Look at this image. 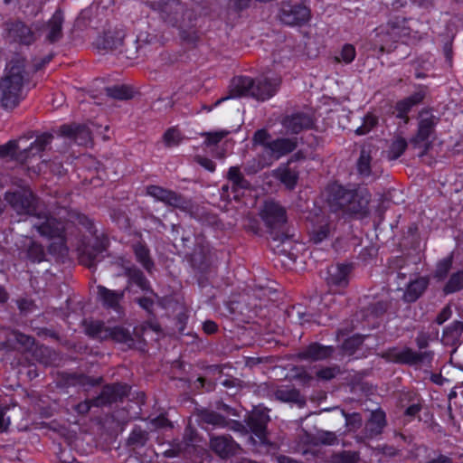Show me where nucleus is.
Masks as SVG:
<instances>
[{
	"mask_svg": "<svg viewBox=\"0 0 463 463\" xmlns=\"http://www.w3.org/2000/svg\"><path fill=\"white\" fill-rule=\"evenodd\" d=\"M5 198L17 214L33 217V228L41 236L55 241L51 245L52 250L59 252L65 250L63 223L47 214L37 213L38 199L29 188L23 187L14 192H6Z\"/></svg>",
	"mask_w": 463,
	"mask_h": 463,
	"instance_id": "f257e3e1",
	"label": "nucleus"
},
{
	"mask_svg": "<svg viewBox=\"0 0 463 463\" xmlns=\"http://www.w3.org/2000/svg\"><path fill=\"white\" fill-rule=\"evenodd\" d=\"M24 63V59L16 58L6 66L0 81V104L5 109L15 108L24 98V84L28 81Z\"/></svg>",
	"mask_w": 463,
	"mask_h": 463,
	"instance_id": "f03ea898",
	"label": "nucleus"
},
{
	"mask_svg": "<svg viewBox=\"0 0 463 463\" xmlns=\"http://www.w3.org/2000/svg\"><path fill=\"white\" fill-rule=\"evenodd\" d=\"M32 137V136L22 137L17 140H11L5 145L0 146V158L11 157L20 163H26L43 151L52 140V135L43 133L34 141L28 144V140Z\"/></svg>",
	"mask_w": 463,
	"mask_h": 463,
	"instance_id": "7ed1b4c3",
	"label": "nucleus"
},
{
	"mask_svg": "<svg viewBox=\"0 0 463 463\" xmlns=\"http://www.w3.org/2000/svg\"><path fill=\"white\" fill-rule=\"evenodd\" d=\"M410 34V28L403 18H395L375 30L374 48L380 53L391 52L395 49V43Z\"/></svg>",
	"mask_w": 463,
	"mask_h": 463,
	"instance_id": "20e7f679",
	"label": "nucleus"
},
{
	"mask_svg": "<svg viewBox=\"0 0 463 463\" xmlns=\"http://www.w3.org/2000/svg\"><path fill=\"white\" fill-rule=\"evenodd\" d=\"M85 332L90 336L99 340H113L126 344L128 346L134 345L131 332L121 326H109L101 321L85 322Z\"/></svg>",
	"mask_w": 463,
	"mask_h": 463,
	"instance_id": "39448f33",
	"label": "nucleus"
},
{
	"mask_svg": "<svg viewBox=\"0 0 463 463\" xmlns=\"http://www.w3.org/2000/svg\"><path fill=\"white\" fill-rule=\"evenodd\" d=\"M438 123V118L430 110H422L419 114L418 130L415 136L411 139V144L415 148H422L423 155L430 147V137L434 132L435 126Z\"/></svg>",
	"mask_w": 463,
	"mask_h": 463,
	"instance_id": "423d86ee",
	"label": "nucleus"
},
{
	"mask_svg": "<svg viewBox=\"0 0 463 463\" xmlns=\"http://www.w3.org/2000/svg\"><path fill=\"white\" fill-rule=\"evenodd\" d=\"M279 21L287 25H301L310 18L309 9L303 5L283 2L278 14Z\"/></svg>",
	"mask_w": 463,
	"mask_h": 463,
	"instance_id": "0eeeda50",
	"label": "nucleus"
},
{
	"mask_svg": "<svg viewBox=\"0 0 463 463\" xmlns=\"http://www.w3.org/2000/svg\"><path fill=\"white\" fill-rule=\"evenodd\" d=\"M146 194L156 201L162 202L166 205L179 208L181 210L189 209V202L177 193L163 188L158 185H149L146 187Z\"/></svg>",
	"mask_w": 463,
	"mask_h": 463,
	"instance_id": "6e6552de",
	"label": "nucleus"
},
{
	"mask_svg": "<svg viewBox=\"0 0 463 463\" xmlns=\"http://www.w3.org/2000/svg\"><path fill=\"white\" fill-rule=\"evenodd\" d=\"M281 80L279 76L267 73L254 80V88L251 97L258 100H266L275 95Z\"/></svg>",
	"mask_w": 463,
	"mask_h": 463,
	"instance_id": "1a4fd4ad",
	"label": "nucleus"
},
{
	"mask_svg": "<svg viewBox=\"0 0 463 463\" xmlns=\"http://www.w3.org/2000/svg\"><path fill=\"white\" fill-rule=\"evenodd\" d=\"M383 357L394 363L412 365L418 364L423 362L425 359H430L431 353H417L409 347H394L386 351V353L383 354Z\"/></svg>",
	"mask_w": 463,
	"mask_h": 463,
	"instance_id": "9d476101",
	"label": "nucleus"
},
{
	"mask_svg": "<svg viewBox=\"0 0 463 463\" xmlns=\"http://www.w3.org/2000/svg\"><path fill=\"white\" fill-rule=\"evenodd\" d=\"M260 215L266 225L270 229L279 228L287 222L285 209L274 201H266L260 210Z\"/></svg>",
	"mask_w": 463,
	"mask_h": 463,
	"instance_id": "9b49d317",
	"label": "nucleus"
},
{
	"mask_svg": "<svg viewBox=\"0 0 463 463\" xmlns=\"http://www.w3.org/2000/svg\"><path fill=\"white\" fill-rule=\"evenodd\" d=\"M352 196L353 191L346 190L338 184H332L327 187V203L333 212H345Z\"/></svg>",
	"mask_w": 463,
	"mask_h": 463,
	"instance_id": "f8f14e48",
	"label": "nucleus"
},
{
	"mask_svg": "<svg viewBox=\"0 0 463 463\" xmlns=\"http://www.w3.org/2000/svg\"><path fill=\"white\" fill-rule=\"evenodd\" d=\"M209 445L211 449L222 459L234 456L241 449L231 436L226 435L210 436Z\"/></svg>",
	"mask_w": 463,
	"mask_h": 463,
	"instance_id": "ddd939ff",
	"label": "nucleus"
},
{
	"mask_svg": "<svg viewBox=\"0 0 463 463\" xmlns=\"http://www.w3.org/2000/svg\"><path fill=\"white\" fill-rule=\"evenodd\" d=\"M184 7L178 0L165 3L161 10L163 21L173 27L182 28L184 25Z\"/></svg>",
	"mask_w": 463,
	"mask_h": 463,
	"instance_id": "4468645a",
	"label": "nucleus"
},
{
	"mask_svg": "<svg viewBox=\"0 0 463 463\" xmlns=\"http://www.w3.org/2000/svg\"><path fill=\"white\" fill-rule=\"evenodd\" d=\"M281 124L287 133L298 134L304 129L310 128L313 125V119L308 114L297 112L286 116Z\"/></svg>",
	"mask_w": 463,
	"mask_h": 463,
	"instance_id": "2eb2a0df",
	"label": "nucleus"
},
{
	"mask_svg": "<svg viewBox=\"0 0 463 463\" xmlns=\"http://www.w3.org/2000/svg\"><path fill=\"white\" fill-rule=\"evenodd\" d=\"M254 80L250 77L239 76L233 78L230 85L229 96L222 98L215 102V106L219 105L222 101L230 98H239L243 96H250L254 88Z\"/></svg>",
	"mask_w": 463,
	"mask_h": 463,
	"instance_id": "dca6fc26",
	"label": "nucleus"
},
{
	"mask_svg": "<svg viewBox=\"0 0 463 463\" xmlns=\"http://www.w3.org/2000/svg\"><path fill=\"white\" fill-rule=\"evenodd\" d=\"M352 200L348 203L345 213L355 214L360 217L369 213L370 193L365 189L353 191Z\"/></svg>",
	"mask_w": 463,
	"mask_h": 463,
	"instance_id": "f3484780",
	"label": "nucleus"
},
{
	"mask_svg": "<svg viewBox=\"0 0 463 463\" xmlns=\"http://www.w3.org/2000/svg\"><path fill=\"white\" fill-rule=\"evenodd\" d=\"M60 133L63 137L73 139L80 146H87L92 140L91 131L86 126L63 125L60 128Z\"/></svg>",
	"mask_w": 463,
	"mask_h": 463,
	"instance_id": "a211bd4d",
	"label": "nucleus"
},
{
	"mask_svg": "<svg viewBox=\"0 0 463 463\" xmlns=\"http://www.w3.org/2000/svg\"><path fill=\"white\" fill-rule=\"evenodd\" d=\"M98 298L106 308L119 311L120 303L124 298V290H111L104 286H98Z\"/></svg>",
	"mask_w": 463,
	"mask_h": 463,
	"instance_id": "6ab92c4d",
	"label": "nucleus"
},
{
	"mask_svg": "<svg viewBox=\"0 0 463 463\" xmlns=\"http://www.w3.org/2000/svg\"><path fill=\"white\" fill-rule=\"evenodd\" d=\"M127 393V387L122 385L105 386L101 393L93 399L94 406H103L121 399Z\"/></svg>",
	"mask_w": 463,
	"mask_h": 463,
	"instance_id": "aec40b11",
	"label": "nucleus"
},
{
	"mask_svg": "<svg viewBox=\"0 0 463 463\" xmlns=\"http://www.w3.org/2000/svg\"><path fill=\"white\" fill-rule=\"evenodd\" d=\"M269 420V415L261 411L252 412L248 420L250 429L260 439L261 443L267 442L266 426Z\"/></svg>",
	"mask_w": 463,
	"mask_h": 463,
	"instance_id": "412c9836",
	"label": "nucleus"
},
{
	"mask_svg": "<svg viewBox=\"0 0 463 463\" xmlns=\"http://www.w3.org/2000/svg\"><path fill=\"white\" fill-rule=\"evenodd\" d=\"M198 416L201 422L213 425L216 428L230 427L232 430H239V427L241 426V423L237 421L230 422L221 414L210 410L200 411Z\"/></svg>",
	"mask_w": 463,
	"mask_h": 463,
	"instance_id": "4be33fe9",
	"label": "nucleus"
},
{
	"mask_svg": "<svg viewBox=\"0 0 463 463\" xmlns=\"http://www.w3.org/2000/svg\"><path fill=\"white\" fill-rule=\"evenodd\" d=\"M298 145L297 138H278L267 144V150L276 159L292 152Z\"/></svg>",
	"mask_w": 463,
	"mask_h": 463,
	"instance_id": "5701e85b",
	"label": "nucleus"
},
{
	"mask_svg": "<svg viewBox=\"0 0 463 463\" xmlns=\"http://www.w3.org/2000/svg\"><path fill=\"white\" fill-rule=\"evenodd\" d=\"M272 175L290 190L296 186L298 180V172L289 167L288 163L279 165L273 171Z\"/></svg>",
	"mask_w": 463,
	"mask_h": 463,
	"instance_id": "b1692460",
	"label": "nucleus"
},
{
	"mask_svg": "<svg viewBox=\"0 0 463 463\" xmlns=\"http://www.w3.org/2000/svg\"><path fill=\"white\" fill-rule=\"evenodd\" d=\"M428 285L429 280L424 277L411 281L403 293L402 299L408 303L415 302L426 290Z\"/></svg>",
	"mask_w": 463,
	"mask_h": 463,
	"instance_id": "393cba45",
	"label": "nucleus"
},
{
	"mask_svg": "<svg viewBox=\"0 0 463 463\" xmlns=\"http://www.w3.org/2000/svg\"><path fill=\"white\" fill-rule=\"evenodd\" d=\"M8 36L13 41L24 44H30L34 41V36L31 29L21 22L12 24L8 29Z\"/></svg>",
	"mask_w": 463,
	"mask_h": 463,
	"instance_id": "a878e982",
	"label": "nucleus"
},
{
	"mask_svg": "<svg viewBox=\"0 0 463 463\" xmlns=\"http://www.w3.org/2000/svg\"><path fill=\"white\" fill-rule=\"evenodd\" d=\"M227 178L231 184V189L237 197L241 191L250 188V184L248 182L238 166H232L227 173Z\"/></svg>",
	"mask_w": 463,
	"mask_h": 463,
	"instance_id": "bb28decb",
	"label": "nucleus"
},
{
	"mask_svg": "<svg viewBox=\"0 0 463 463\" xmlns=\"http://www.w3.org/2000/svg\"><path fill=\"white\" fill-rule=\"evenodd\" d=\"M125 33L121 30L109 31L98 40L97 44L99 48L116 50L122 45Z\"/></svg>",
	"mask_w": 463,
	"mask_h": 463,
	"instance_id": "cd10ccee",
	"label": "nucleus"
},
{
	"mask_svg": "<svg viewBox=\"0 0 463 463\" xmlns=\"http://www.w3.org/2000/svg\"><path fill=\"white\" fill-rule=\"evenodd\" d=\"M424 98V93L422 91H418L411 96L399 101L396 104L395 109L397 111V118L404 119V122L407 123L409 118L407 117V113L411 110V109L422 101Z\"/></svg>",
	"mask_w": 463,
	"mask_h": 463,
	"instance_id": "c85d7f7f",
	"label": "nucleus"
},
{
	"mask_svg": "<svg viewBox=\"0 0 463 463\" xmlns=\"http://www.w3.org/2000/svg\"><path fill=\"white\" fill-rule=\"evenodd\" d=\"M351 267L345 264H337L328 269V283L344 287L347 284V277Z\"/></svg>",
	"mask_w": 463,
	"mask_h": 463,
	"instance_id": "c756f323",
	"label": "nucleus"
},
{
	"mask_svg": "<svg viewBox=\"0 0 463 463\" xmlns=\"http://www.w3.org/2000/svg\"><path fill=\"white\" fill-rule=\"evenodd\" d=\"M63 15L61 11H56L50 19L46 30V39L50 43L60 40L62 36Z\"/></svg>",
	"mask_w": 463,
	"mask_h": 463,
	"instance_id": "7c9ffc66",
	"label": "nucleus"
},
{
	"mask_svg": "<svg viewBox=\"0 0 463 463\" xmlns=\"http://www.w3.org/2000/svg\"><path fill=\"white\" fill-rule=\"evenodd\" d=\"M385 426V413L383 411H375L371 414L370 420L365 425L367 437L373 438L382 433Z\"/></svg>",
	"mask_w": 463,
	"mask_h": 463,
	"instance_id": "2f4dec72",
	"label": "nucleus"
},
{
	"mask_svg": "<svg viewBox=\"0 0 463 463\" xmlns=\"http://www.w3.org/2000/svg\"><path fill=\"white\" fill-rule=\"evenodd\" d=\"M333 348L331 346L312 344L300 353V357L311 359L314 361L323 360L332 355Z\"/></svg>",
	"mask_w": 463,
	"mask_h": 463,
	"instance_id": "473e14b6",
	"label": "nucleus"
},
{
	"mask_svg": "<svg viewBox=\"0 0 463 463\" xmlns=\"http://www.w3.org/2000/svg\"><path fill=\"white\" fill-rule=\"evenodd\" d=\"M274 397L284 402H295L299 405L305 403L304 398L300 395L299 392L292 386H281L275 390Z\"/></svg>",
	"mask_w": 463,
	"mask_h": 463,
	"instance_id": "72a5a7b5",
	"label": "nucleus"
},
{
	"mask_svg": "<svg viewBox=\"0 0 463 463\" xmlns=\"http://www.w3.org/2000/svg\"><path fill=\"white\" fill-rule=\"evenodd\" d=\"M463 332V323L461 321H453L449 326L444 328L441 341L447 345H453L458 343Z\"/></svg>",
	"mask_w": 463,
	"mask_h": 463,
	"instance_id": "f704fd0d",
	"label": "nucleus"
},
{
	"mask_svg": "<svg viewBox=\"0 0 463 463\" xmlns=\"http://www.w3.org/2000/svg\"><path fill=\"white\" fill-rule=\"evenodd\" d=\"M374 147L370 144L362 146L357 162V169L360 175L369 176L371 174V159Z\"/></svg>",
	"mask_w": 463,
	"mask_h": 463,
	"instance_id": "c9c22d12",
	"label": "nucleus"
},
{
	"mask_svg": "<svg viewBox=\"0 0 463 463\" xmlns=\"http://www.w3.org/2000/svg\"><path fill=\"white\" fill-rule=\"evenodd\" d=\"M463 289V270H458L450 275L443 288L446 295L453 294Z\"/></svg>",
	"mask_w": 463,
	"mask_h": 463,
	"instance_id": "e433bc0d",
	"label": "nucleus"
},
{
	"mask_svg": "<svg viewBox=\"0 0 463 463\" xmlns=\"http://www.w3.org/2000/svg\"><path fill=\"white\" fill-rule=\"evenodd\" d=\"M134 252L137 260L147 270L151 271L153 268V261L149 256V250L142 244L134 246Z\"/></svg>",
	"mask_w": 463,
	"mask_h": 463,
	"instance_id": "4c0bfd02",
	"label": "nucleus"
},
{
	"mask_svg": "<svg viewBox=\"0 0 463 463\" xmlns=\"http://www.w3.org/2000/svg\"><path fill=\"white\" fill-rule=\"evenodd\" d=\"M356 56L355 48L353 44L345 43L341 48L337 55L334 57V61L337 63L344 62L345 64L351 63Z\"/></svg>",
	"mask_w": 463,
	"mask_h": 463,
	"instance_id": "58836bf2",
	"label": "nucleus"
},
{
	"mask_svg": "<svg viewBox=\"0 0 463 463\" xmlns=\"http://www.w3.org/2000/svg\"><path fill=\"white\" fill-rule=\"evenodd\" d=\"M137 43L138 49L146 45H159L160 39L156 34L149 31H140L137 36Z\"/></svg>",
	"mask_w": 463,
	"mask_h": 463,
	"instance_id": "ea45409f",
	"label": "nucleus"
},
{
	"mask_svg": "<svg viewBox=\"0 0 463 463\" xmlns=\"http://www.w3.org/2000/svg\"><path fill=\"white\" fill-rule=\"evenodd\" d=\"M407 147V141L403 137L395 138L389 149L388 157L391 160H395L400 157Z\"/></svg>",
	"mask_w": 463,
	"mask_h": 463,
	"instance_id": "a19ab883",
	"label": "nucleus"
},
{
	"mask_svg": "<svg viewBox=\"0 0 463 463\" xmlns=\"http://www.w3.org/2000/svg\"><path fill=\"white\" fill-rule=\"evenodd\" d=\"M107 95L117 99H128L132 98V91L127 86H114L106 89Z\"/></svg>",
	"mask_w": 463,
	"mask_h": 463,
	"instance_id": "79ce46f5",
	"label": "nucleus"
},
{
	"mask_svg": "<svg viewBox=\"0 0 463 463\" xmlns=\"http://www.w3.org/2000/svg\"><path fill=\"white\" fill-rule=\"evenodd\" d=\"M147 432L140 428H135L128 439V444L131 446H144L147 441Z\"/></svg>",
	"mask_w": 463,
	"mask_h": 463,
	"instance_id": "37998d69",
	"label": "nucleus"
},
{
	"mask_svg": "<svg viewBox=\"0 0 463 463\" xmlns=\"http://www.w3.org/2000/svg\"><path fill=\"white\" fill-rule=\"evenodd\" d=\"M128 273L131 281L137 284L141 289L147 290L149 288V283L140 270L130 269Z\"/></svg>",
	"mask_w": 463,
	"mask_h": 463,
	"instance_id": "c03bdc74",
	"label": "nucleus"
},
{
	"mask_svg": "<svg viewBox=\"0 0 463 463\" xmlns=\"http://www.w3.org/2000/svg\"><path fill=\"white\" fill-rule=\"evenodd\" d=\"M331 231V226L328 222L321 223V225L312 232V240L317 243L326 239Z\"/></svg>",
	"mask_w": 463,
	"mask_h": 463,
	"instance_id": "a18cd8bd",
	"label": "nucleus"
},
{
	"mask_svg": "<svg viewBox=\"0 0 463 463\" xmlns=\"http://www.w3.org/2000/svg\"><path fill=\"white\" fill-rule=\"evenodd\" d=\"M181 140V133L175 128L168 129L164 135V141L167 146H177Z\"/></svg>",
	"mask_w": 463,
	"mask_h": 463,
	"instance_id": "49530a36",
	"label": "nucleus"
},
{
	"mask_svg": "<svg viewBox=\"0 0 463 463\" xmlns=\"http://www.w3.org/2000/svg\"><path fill=\"white\" fill-rule=\"evenodd\" d=\"M451 263V260L449 259H445L439 261L437 265L434 277L439 280H443L449 272Z\"/></svg>",
	"mask_w": 463,
	"mask_h": 463,
	"instance_id": "de8ad7c7",
	"label": "nucleus"
},
{
	"mask_svg": "<svg viewBox=\"0 0 463 463\" xmlns=\"http://www.w3.org/2000/svg\"><path fill=\"white\" fill-rule=\"evenodd\" d=\"M377 124V118L372 114H368L364 118V123L355 132L358 135L367 134Z\"/></svg>",
	"mask_w": 463,
	"mask_h": 463,
	"instance_id": "09e8293b",
	"label": "nucleus"
},
{
	"mask_svg": "<svg viewBox=\"0 0 463 463\" xmlns=\"http://www.w3.org/2000/svg\"><path fill=\"white\" fill-rule=\"evenodd\" d=\"M339 373L340 369L336 365L321 368L316 373L317 378L326 381L335 378Z\"/></svg>",
	"mask_w": 463,
	"mask_h": 463,
	"instance_id": "8fccbe9b",
	"label": "nucleus"
},
{
	"mask_svg": "<svg viewBox=\"0 0 463 463\" xmlns=\"http://www.w3.org/2000/svg\"><path fill=\"white\" fill-rule=\"evenodd\" d=\"M343 415L345 418V424L351 430H356L362 425V417L359 413H345L344 411H342Z\"/></svg>",
	"mask_w": 463,
	"mask_h": 463,
	"instance_id": "3c124183",
	"label": "nucleus"
},
{
	"mask_svg": "<svg viewBox=\"0 0 463 463\" xmlns=\"http://www.w3.org/2000/svg\"><path fill=\"white\" fill-rule=\"evenodd\" d=\"M228 135V131H216V132H208L203 134L206 137L205 143L208 146L218 144L222 138H224Z\"/></svg>",
	"mask_w": 463,
	"mask_h": 463,
	"instance_id": "603ef678",
	"label": "nucleus"
},
{
	"mask_svg": "<svg viewBox=\"0 0 463 463\" xmlns=\"http://www.w3.org/2000/svg\"><path fill=\"white\" fill-rule=\"evenodd\" d=\"M270 138L269 134L265 129H260L255 132L252 141L255 145H260L267 149V144H269L270 141H269Z\"/></svg>",
	"mask_w": 463,
	"mask_h": 463,
	"instance_id": "864d4df0",
	"label": "nucleus"
},
{
	"mask_svg": "<svg viewBox=\"0 0 463 463\" xmlns=\"http://www.w3.org/2000/svg\"><path fill=\"white\" fill-rule=\"evenodd\" d=\"M452 316V310L450 306L447 305L445 306L441 311L438 314V316L435 318V322L438 325H442L446 321H448Z\"/></svg>",
	"mask_w": 463,
	"mask_h": 463,
	"instance_id": "5fc2aeb1",
	"label": "nucleus"
},
{
	"mask_svg": "<svg viewBox=\"0 0 463 463\" xmlns=\"http://www.w3.org/2000/svg\"><path fill=\"white\" fill-rule=\"evenodd\" d=\"M265 166V164L261 163L260 160L253 159L251 162H249L245 167L244 171L248 175H254L257 172L260 171Z\"/></svg>",
	"mask_w": 463,
	"mask_h": 463,
	"instance_id": "6e6d98bb",
	"label": "nucleus"
},
{
	"mask_svg": "<svg viewBox=\"0 0 463 463\" xmlns=\"http://www.w3.org/2000/svg\"><path fill=\"white\" fill-rule=\"evenodd\" d=\"M362 341L359 337H351L345 340L343 344V349L349 354H352L360 345Z\"/></svg>",
	"mask_w": 463,
	"mask_h": 463,
	"instance_id": "4d7b16f0",
	"label": "nucleus"
},
{
	"mask_svg": "<svg viewBox=\"0 0 463 463\" xmlns=\"http://www.w3.org/2000/svg\"><path fill=\"white\" fill-rule=\"evenodd\" d=\"M97 254H92L89 250H84L83 254L81 255L80 261L82 264L89 268H92L96 262Z\"/></svg>",
	"mask_w": 463,
	"mask_h": 463,
	"instance_id": "13d9d810",
	"label": "nucleus"
},
{
	"mask_svg": "<svg viewBox=\"0 0 463 463\" xmlns=\"http://www.w3.org/2000/svg\"><path fill=\"white\" fill-rule=\"evenodd\" d=\"M195 161L210 172H213L215 170V164L207 157L197 156L195 157Z\"/></svg>",
	"mask_w": 463,
	"mask_h": 463,
	"instance_id": "bf43d9fd",
	"label": "nucleus"
},
{
	"mask_svg": "<svg viewBox=\"0 0 463 463\" xmlns=\"http://www.w3.org/2000/svg\"><path fill=\"white\" fill-rule=\"evenodd\" d=\"M137 303L139 306L146 310L147 312L151 313L154 307V299L150 297H143L137 299Z\"/></svg>",
	"mask_w": 463,
	"mask_h": 463,
	"instance_id": "052dcab7",
	"label": "nucleus"
},
{
	"mask_svg": "<svg viewBox=\"0 0 463 463\" xmlns=\"http://www.w3.org/2000/svg\"><path fill=\"white\" fill-rule=\"evenodd\" d=\"M430 335L427 333L420 332L416 337V344L420 349L426 348L429 345Z\"/></svg>",
	"mask_w": 463,
	"mask_h": 463,
	"instance_id": "680f3d73",
	"label": "nucleus"
},
{
	"mask_svg": "<svg viewBox=\"0 0 463 463\" xmlns=\"http://www.w3.org/2000/svg\"><path fill=\"white\" fill-rule=\"evenodd\" d=\"M91 406H94L93 400H87L76 405L75 410L80 414L89 412Z\"/></svg>",
	"mask_w": 463,
	"mask_h": 463,
	"instance_id": "e2e57ef3",
	"label": "nucleus"
},
{
	"mask_svg": "<svg viewBox=\"0 0 463 463\" xmlns=\"http://www.w3.org/2000/svg\"><path fill=\"white\" fill-rule=\"evenodd\" d=\"M319 439L327 445H332L336 440V436L333 432H321L319 434Z\"/></svg>",
	"mask_w": 463,
	"mask_h": 463,
	"instance_id": "0e129e2a",
	"label": "nucleus"
},
{
	"mask_svg": "<svg viewBox=\"0 0 463 463\" xmlns=\"http://www.w3.org/2000/svg\"><path fill=\"white\" fill-rule=\"evenodd\" d=\"M111 216L119 225H121V226L128 225V220H127L124 213L114 210Z\"/></svg>",
	"mask_w": 463,
	"mask_h": 463,
	"instance_id": "69168bd1",
	"label": "nucleus"
},
{
	"mask_svg": "<svg viewBox=\"0 0 463 463\" xmlns=\"http://www.w3.org/2000/svg\"><path fill=\"white\" fill-rule=\"evenodd\" d=\"M151 423L156 427V428H165V427H167V426H171V423L169 422V420L164 417V416H159L156 419H154Z\"/></svg>",
	"mask_w": 463,
	"mask_h": 463,
	"instance_id": "338daca9",
	"label": "nucleus"
},
{
	"mask_svg": "<svg viewBox=\"0 0 463 463\" xmlns=\"http://www.w3.org/2000/svg\"><path fill=\"white\" fill-rule=\"evenodd\" d=\"M203 329L206 334H213L217 331V325L212 320H207L203 323Z\"/></svg>",
	"mask_w": 463,
	"mask_h": 463,
	"instance_id": "774afa93",
	"label": "nucleus"
}]
</instances>
